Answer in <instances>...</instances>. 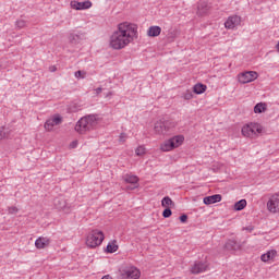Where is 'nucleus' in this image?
Returning <instances> with one entry per match:
<instances>
[{"instance_id":"nucleus-14","label":"nucleus","mask_w":279,"mask_h":279,"mask_svg":"<svg viewBox=\"0 0 279 279\" xmlns=\"http://www.w3.org/2000/svg\"><path fill=\"white\" fill-rule=\"evenodd\" d=\"M49 243H51V240L49 238L39 236L35 241V247H37V250H45V247H48Z\"/></svg>"},{"instance_id":"nucleus-4","label":"nucleus","mask_w":279,"mask_h":279,"mask_svg":"<svg viewBox=\"0 0 279 279\" xmlns=\"http://www.w3.org/2000/svg\"><path fill=\"white\" fill-rule=\"evenodd\" d=\"M260 132H263V126L258 123H250L242 128V134L246 136V138H256Z\"/></svg>"},{"instance_id":"nucleus-6","label":"nucleus","mask_w":279,"mask_h":279,"mask_svg":"<svg viewBox=\"0 0 279 279\" xmlns=\"http://www.w3.org/2000/svg\"><path fill=\"white\" fill-rule=\"evenodd\" d=\"M258 80V73L256 71H246L238 75V82L240 84H250V82H255Z\"/></svg>"},{"instance_id":"nucleus-29","label":"nucleus","mask_w":279,"mask_h":279,"mask_svg":"<svg viewBox=\"0 0 279 279\" xmlns=\"http://www.w3.org/2000/svg\"><path fill=\"white\" fill-rule=\"evenodd\" d=\"M135 154H136V156H145V154H146L145 146H138L135 149Z\"/></svg>"},{"instance_id":"nucleus-8","label":"nucleus","mask_w":279,"mask_h":279,"mask_svg":"<svg viewBox=\"0 0 279 279\" xmlns=\"http://www.w3.org/2000/svg\"><path fill=\"white\" fill-rule=\"evenodd\" d=\"M138 278H141V270H138L134 266L125 268L121 274V279H138Z\"/></svg>"},{"instance_id":"nucleus-17","label":"nucleus","mask_w":279,"mask_h":279,"mask_svg":"<svg viewBox=\"0 0 279 279\" xmlns=\"http://www.w3.org/2000/svg\"><path fill=\"white\" fill-rule=\"evenodd\" d=\"M162 28H160V26H150L147 31V36L150 38H156L157 36H160Z\"/></svg>"},{"instance_id":"nucleus-28","label":"nucleus","mask_w":279,"mask_h":279,"mask_svg":"<svg viewBox=\"0 0 279 279\" xmlns=\"http://www.w3.org/2000/svg\"><path fill=\"white\" fill-rule=\"evenodd\" d=\"M171 215H173V211H171V207H166L165 210L162 211L163 219H169Z\"/></svg>"},{"instance_id":"nucleus-33","label":"nucleus","mask_w":279,"mask_h":279,"mask_svg":"<svg viewBox=\"0 0 279 279\" xmlns=\"http://www.w3.org/2000/svg\"><path fill=\"white\" fill-rule=\"evenodd\" d=\"M16 213H19V208H16V207H9V214L10 215H16Z\"/></svg>"},{"instance_id":"nucleus-35","label":"nucleus","mask_w":279,"mask_h":279,"mask_svg":"<svg viewBox=\"0 0 279 279\" xmlns=\"http://www.w3.org/2000/svg\"><path fill=\"white\" fill-rule=\"evenodd\" d=\"M179 219H180L181 223H186V219H189V216L182 215L179 217Z\"/></svg>"},{"instance_id":"nucleus-1","label":"nucleus","mask_w":279,"mask_h":279,"mask_svg":"<svg viewBox=\"0 0 279 279\" xmlns=\"http://www.w3.org/2000/svg\"><path fill=\"white\" fill-rule=\"evenodd\" d=\"M138 38V26L130 22L118 24L117 29L111 34L109 45L111 49H125L130 43Z\"/></svg>"},{"instance_id":"nucleus-2","label":"nucleus","mask_w":279,"mask_h":279,"mask_svg":"<svg viewBox=\"0 0 279 279\" xmlns=\"http://www.w3.org/2000/svg\"><path fill=\"white\" fill-rule=\"evenodd\" d=\"M99 123V118L95 114H89L81 118L75 125V132L77 134H86L97 128Z\"/></svg>"},{"instance_id":"nucleus-18","label":"nucleus","mask_w":279,"mask_h":279,"mask_svg":"<svg viewBox=\"0 0 279 279\" xmlns=\"http://www.w3.org/2000/svg\"><path fill=\"white\" fill-rule=\"evenodd\" d=\"M122 178H123V180L126 184H138V177L137 175L126 173Z\"/></svg>"},{"instance_id":"nucleus-38","label":"nucleus","mask_w":279,"mask_h":279,"mask_svg":"<svg viewBox=\"0 0 279 279\" xmlns=\"http://www.w3.org/2000/svg\"><path fill=\"white\" fill-rule=\"evenodd\" d=\"M71 147H72V148L77 147V142H72Z\"/></svg>"},{"instance_id":"nucleus-15","label":"nucleus","mask_w":279,"mask_h":279,"mask_svg":"<svg viewBox=\"0 0 279 279\" xmlns=\"http://www.w3.org/2000/svg\"><path fill=\"white\" fill-rule=\"evenodd\" d=\"M219 202H221V195L220 194H215V195H211V196H207V197H204V199H203V203L206 206H210V204H217Z\"/></svg>"},{"instance_id":"nucleus-9","label":"nucleus","mask_w":279,"mask_h":279,"mask_svg":"<svg viewBox=\"0 0 279 279\" xmlns=\"http://www.w3.org/2000/svg\"><path fill=\"white\" fill-rule=\"evenodd\" d=\"M267 210L269 213H279V194H272L267 202Z\"/></svg>"},{"instance_id":"nucleus-42","label":"nucleus","mask_w":279,"mask_h":279,"mask_svg":"<svg viewBox=\"0 0 279 279\" xmlns=\"http://www.w3.org/2000/svg\"><path fill=\"white\" fill-rule=\"evenodd\" d=\"M50 71L53 73V71H56V68L51 69Z\"/></svg>"},{"instance_id":"nucleus-24","label":"nucleus","mask_w":279,"mask_h":279,"mask_svg":"<svg viewBox=\"0 0 279 279\" xmlns=\"http://www.w3.org/2000/svg\"><path fill=\"white\" fill-rule=\"evenodd\" d=\"M247 206V201L245 199H240L234 204V210H243Z\"/></svg>"},{"instance_id":"nucleus-41","label":"nucleus","mask_w":279,"mask_h":279,"mask_svg":"<svg viewBox=\"0 0 279 279\" xmlns=\"http://www.w3.org/2000/svg\"><path fill=\"white\" fill-rule=\"evenodd\" d=\"M246 230L248 231V232H252V230H254L252 227H248V228H246Z\"/></svg>"},{"instance_id":"nucleus-23","label":"nucleus","mask_w":279,"mask_h":279,"mask_svg":"<svg viewBox=\"0 0 279 279\" xmlns=\"http://www.w3.org/2000/svg\"><path fill=\"white\" fill-rule=\"evenodd\" d=\"M53 205L58 210H63V208L66 206V202H64L62 198H56Z\"/></svg>"},{"instance_id":"nucleus-26","label":"nucleus","mask_w":279,"mask_h":279,"mask_svg":"<svg viewBox=\"0 0 279 279\" xmlns=\"http://www.w3.org/2000/svg\"><path fill=\"white\" fill-rule=\"evenodd\" d=\"M69 40H70L71 45H77V43H80V35L70 34Z\"/></svg>"},{"instance_id":"nucleus-21","label":"nucleus","mask_w":279,"mask_h":279,"mask_svg":"<svg viewBox=\"0 0 279 279\" xmlns=\"http://www.w3.org/2000/svg\"><path fill=\"white\" fill-rule=\"evenodd\" d=\"M161 206L163 208H172V206H175V203L171 199V197L166 196L161 199Z\"/></svg>"},{"instance_id":"nucleus-16","label":"nucleus","mask_w":279,"mask_h":279,"mask_svg":"<svg viewBox=\"0 0 279 279\" xmlns=\"http://www.w3.org/2000/svg\"><path fill=\"white\" fill-rule=\"evenodd\" d=\"M277 255H278V251L270 250L260 256V260H263V263H269V260H274V257Z\"/></svg>"},{"instance_id":"nucleus-7","label":"nucleus","mask_w":279,"mask_h":279,"mask_svg":"<svg viewBox=\"0 0 279 279\" xmlns=\"http://www.w3.org/2000/svg\"><path fill=\"white\" fill-rule=\"evenodd\" d=\"M169 130H171L170 121L159 120L155 123L154 131L156 134L165 135Z\"/></svg>"},{"instance_id":"nucleus-22","label":"nucleus","mask_w":279,"mask_h":279,"mask_svg":"<svg viewBox=\"0 0 279 279\" xmlns=\"http://www.w3.org/2000/svg\"><path fill=\"white\" fill-rule=\"evenodd\" d=\"M267 110V105L263 104V102H258L255 107H254V112L255 114H260L262 112H265Z\"/></svg>"},{"instance_id":"nucleus-34","label":"nucleus","mask_w":279,"mask_h":279,"mask_svg":"<svg viewBox=\"0 0 279 279\" xmlns=\"http://www.w3.org/2000/svg\"><path fill=\"white\" fill-rule=\"evenodd\" d=\"M5 129L4 128H0V141H3V138H5Z\"/></svg>"},{"instance_id":"nucleus-25","label":"nucleus","mask_w":279,"mask_h":279,"mask_svg":"<svg viewBox=\"0 0 279 279\" xmlns=\"http://www.w3.org/2000/svg\"><path fill=\"white\" fill-rule=\"evenodd\" d=\"M227 250H238L239 244L234 240H228L225 244Z\"/></svg>"},{"instance_id":"nucleus-27","label":"nucleus","mask_w":279,"mask_h":279,"mask_svg":"<svg viewBox=\"0 0 279 279\" xmlns=\"http://www.w3.org/2000/svg\"><path fill=\"white\" fill-rule=\"evenodd\" d=\"M182 99H185L186 101H191V99L193 98V92L191 90H186L182 94Z\"/></svg>"},{"instance_id":"nucleus-20","label":"nucleus","mask_w":279,"mask_h":279,"mask_svg":"<svg viewBox=\"0 0 279 279\" xmlns=\"http://www.w3.org/2000/svg\"><path fill=\"white\" fill-rule=\"evenodd\" d=\"M206 88H207L206 85L202 83H197L194 85L193 90L196 95H203V93H206Z\"/></svg>"},{"instance_id":"nucleus-30","label":"nucleus","mask_w":279,"mask_h":279,"mask_svg":"<svg viewBox=\"0 0 279 279\" xmlns=\"http://www.w3.org/2000/svg\"><path fill=\"white\" fill-rule=\"evenodd\" d=\"M25 25H26L25 20H17L15 22V27H17V29H23V27H25Z\"/></svg>"},{"instance_id":"nucleus-10","label":"nucleus","mask_w":279,"mask_h":279,"mask_svg":"<svg viewBox=\"0 0 279 279\" xmlns=\"http://www.w3.org/2000/svg\"><path fill=\"white\" fill-rule=\"evenodd\" d=\"M60 123H62V117L60 114H56L45 122L44 128L47 132H51V130H53L56 125H60Z\"/></svg>"},{"instance_id":"nucleus-19","label":"nucleus","mask_w":279,"mask_h":279,"mask_svg":"<svg viewBox=\"0 0 279 279\" xmlns=\"http://www.w3.org/2000/svg\"><path fill=\"white\" fill-rule=\"evenodd\" d=\"M119 250V244H117V240H112L107 244L108 254H114Z\"/></svg>"},{"instance_id":"nucleus-40","label":"nucleus","mask_w":279,"mask_h":279,"mask_svg":"<svg viewBox=\"0 0 279 279\" xmlns=\"http://www.w3.org/2000/svg\"><path fill=\"white\" fill-rule=\"evenodd\" d=\"M276 50L278 51V53H279V41L277 43V45H276Z\"/></svg>"},{"instance_id":"nucleus-13","label":"nucleus","mask_w":279,"mask_h":279,"mask_svg":"<svg viewBox=\"0 0 279 279\" xmlns=\"http://www.w3.org/2000/svg\"><path fill=\"white\" fill-rule=\"evenodd\" d=\"M238 25H241V16L239 15L229 16L225 22L226 29H234V27H238Z\"/></svg>"},{"instance_id":"nucleus-32","label":"nucleus","mask_w":279,"mask_h":279,"mask_svg":"<svg viewBox=\"0 0 279 279\" xmlns=\"http://www.w3.org/2000/svg\"><path fill=\"white\" fill-rule=\"evenodd\" d=\"M125 138H128V135L125 133H121L119 136V142L120 143H125Z\"/></svg>"},{"instance_id":"nucleus-36","label":"nucleus","mask_w":279,"mask_h":279,"mask_svg":"<svg viewBox=\"0 0 279 279\" xmlns=\"http://www.w3.org/2000/svg\"><path fill=\"white\" fill-rule=\"evenodd\" d=\"M82 71H76L75 73H74V77H82Z\"/></svg>"},{"instance_id":"nucleus-12","label":"nucleus","mask_w":279,"mask_h":279,"mask_svg":"<svg viewBox=\"0 0 279 279\" xmlns=\"http://www.w3.org/2000/svg\"><path fill=\"white\" fill-rule=\"evenodd\" d=\"M190 271L194 275L204 274V271H208V264L206 262H195Z\"/></svg>"},{"instance_id":"nucleus-5","label":"nucleus","mask_w":279,"mask_h":279,"mask_svg":"<svg viewBox=\"0 0 279 279\" xmlns=\"http://www.w3.org/2000/svg\"><path fill=\"white\" fill-rule=\"evenodd\" d=\"M182 143H184V136L177 135L161 144L160 149L161 151H171V149H175V147H179Z\"/></svg>"},{"instance_id":"nucleus-3","label":"nucleus","mask_w":279,"mask_h":279,"mask_svg":"<svg viewBox=\"0 0 279 279\" xmlns=\"http://www.w3.org/2000/svg\"><path fill=\"white\" fill-rule=\"evenodd\" d=\"M104 232L99 230L92 231V233L87 235L86 245L92 248L99 247V245L104 243Z\"/></svg>"},{"instance_id":"nucleus-11","label":"nucleus","mask_w":279,"mask_h":279,"mask_svg":"<svg viewBox=\"0 0 279 279\" xmlns=\"http://www.w3.org/2000/svg\"><path fill=\"white\" fill-rule=\"evenodd\" d=\"M70 5L72 10H90V8H93V2L90 0H86L83 2L73 0L71 1Z\"/></svg>"},{"instance_id":"nucleus-37","label":"nucleus","mask_w":279,"mask_h":279,"mask_svg":"<svg viewBox=\"0 0 279 279\" xmlns=\"http://www.w3.org/2000/svg\"><path fill=\"white\" fill-rule=\"evenodd\" d=\"M95 90H96V95H99L102 89H101V87H98V88H96Z\"/></svg>"},{"instance_id":"nucleus-31","label":"nucleus","mask_w":279,"mask_h":279,"mask_svg":"<svg viewBox=\"0 0 279 279\" xmlns=\"http://www.w3.org/2000/svg\"><path fill=\"white\" fill-rule=\"evenodd\" d=\"M207 10H208V5L203 4V3H199V4H198V12H201V14L206 13Z\"/></svg>"},{"instance_id":"nucleus-39","label":"nucleus","mask_w":279,"mask_h":279,"mask_svg":"<svg viewBox=\"0 0 279 279\" xmlns=\"http://www.w3.org/2000/svg\"><path fill=\"white\" fill-rule=\"evenodd\" d=\"M101 279H112L110 275H105Z\"/></svg>"}]
</instances>
